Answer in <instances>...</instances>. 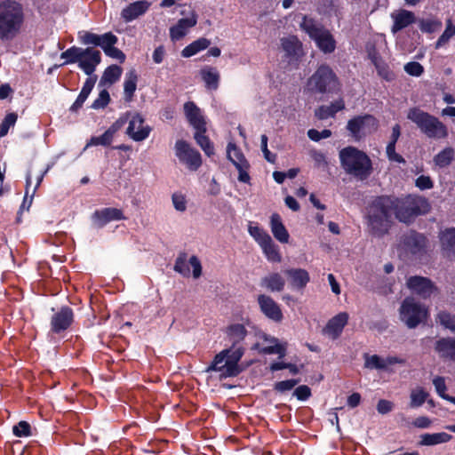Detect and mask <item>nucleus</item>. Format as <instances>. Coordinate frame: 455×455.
<instances>
[{
	"label": "nucleus",
	"instance_id": "obj_14",
	"mask_svg": "<svg viewBox=\"0 0 455 455\" xmlns=\"http://www.w3.org/2000/svg\"><path fill=\"white\" fill-rule=\"evenodd\" d=\"M74 322V312L67 306L61 307L51 317L50 332L60 334L67 331Z\"/></svg>",
	"mask_w": 455,
	"mask_h": 455
},
{
	"label": "nucleus",
	"instance_id": "obj_64",
	"mask_svg": "<svg viewBox=\"0 0 455 455\" xmlns=\"http://www.w3.org/2000/svg\"><path fill=\"white\" fill-rule=\"evenodd\" d=\"M415 185L421 190L430 189L434 186L430 177L425 175H421L419 178H417Z\"/></svg>",
	"mask_w": 455,
	"mask_h": 455
},
{
	"label": "nucleus",
	"instance_id": "obj_9",
	"mask_svg": "<svg viewBox=\"0 0 455 455\" xmlns=\"http://www.w3.org/2000/svg\"><path fill=\"white\" fill-rule=\"evenodd\" d=\"M399 313L400 319L410 329L417 327L427 317V309L413 298L403 301Z\"/></svg>",
	"mask_w": 455,
	"mask_h": 455
},
{
	"label": "nucleus",
	"instance_id": "obj_32",
	"mask_svg": "<svg viewBox=\"0 0 455 455\" xmlns=\"http://www.w3.org/2000/svg\"><path fill=\"white\" fill-rule=\"evenodd\" d=\"M259 247L268 261L275 263L282 261V255L280 253L279 247L274 243L271 236L262 243Z\"/></svg>",
	"mask_w": 455,
	"mask_h": 455
},
{
	"label": "nucleus",
	"instance_id": "obj_35",
	"mask_svg": "<svg viewBox=\"0 0 455 455\" xmlns=\"http://www.w3.org/2000/svg\"><path fill=\"white\" fill-rule=\"evenodd\" d=\"M210 44H211L210 40H208L204 37L198 38L197 40L192 42L190 44L186 46L181 51V56L184 58L192 57V56L196 55V53H198L199 52L207 49L210 46Z\"/></svg>",
	"mask_w": 455,
	"mask_h": 455
},
{
	"label": "nucleus",
	"instance_id": "obj_46",
	"mask_svg": "<svg viewBox=\"0 0 455 455\" xmlns=\"http://www.w3.org/2000/svg\"><path fill=\"white\" fill-rule=\"evenodd\" d=\"M437 322L445 329L455 332V315H451L446 311H441L437 315Z\"/></svg>",
	"mask_w": 455,
	"mask_h": 455
},
{
	"label": "nucleus",
	"instance_id": "obj_38",
	"mask_svg": "<svg viewBox=\"0 0 455 455\" xmlns=\"http://www.w3.org/2000/svg\"><path fill=\"white\" fill-rule=\"evenodd\" d=\"M122 71V68L117 65H111L108 67L101 76L100 84H115L121 77Z\"/></svg>",
	"mask_w": 455,
	"mask_h": 455
},
{
	"label": "nucleus",
	"instance_id": "obj_50",
	"mask_svg": "<svg viewBox=\"0 0 455 455\" xmlns=\"http://www.w3.org/2000/svg\"><path fill=\"white\" fill-rule=\"evenodd\" d=\"M364 366L369 369L384 370L387 368V363H384V358L377 355H365Z\"/></svg>",
	"mask_w": 455,
	"mask_h": 455
},
{
	"label": "nucleus",
	"instance_id": "obj_15",
	"mask_svg": "<svg viewBox=\"0 0 455 455\" xmlns=\"http://www.w3.org/2000/svg\"><path fill=\"white\" fill-rule=\"evenodd\" d=\"M193 267V276L197 279L202 275V265L198 258L195 255L191 256L188 261V255L186 252H180L174 264L173 269L185 277L190 275V267Z\"/></svg>",
	"mask_w": 455,
	"mask_h": 455
},
{
	"label": "nucleus",
	"instance_id": "obj_48",
	"mask_svg": "<svg viewBox=\"0 0 455 455\" xmlns=\"http://www.w3.org/2000/svg\"><path fill=\"white\" fill-rule=\"evenodd\" d=\"M100 35H97L89 31L78 32V39L84 45H94L98 46L100 43Z\"/></svg>",
	"mask_w": 455,
	"mask_h": 455
},
{
	"label": "nucleus",
	"instance_id": "obj_52",
	"mask_svg": "<svg viewBox=\"0 0 455 455\" xmlns=\"http://www.w3.org/2000/svg\"><path fill=\"white\" fill-rule=\"evenodd\" d=\"M442 27V22L434 20V19H427V20H421L419 21V28L422 32L425 33H433Z\"/></svg>",
	"mask_w": 455,
	"mask_h": 455
},
{
	"label": "nucleus",
	"instance_id": "obj_42",
	"mask_svg": "<svg viewBox=\"0 0 455 455\" xmlns=\"http://www.w3.org/2000/svg\"><path fill=\"white\" fill-rule=\"evenodd\" d=\"M227 155L228 158L232 162L235 168L238 167L240 164H243V162L248 163L241 150L233 143H228Z\"/></svg>",
	"mask_w": 455,
	"mask_h": 455
},
{
	"label": "nucleus",
	"instance_id": "obj_31",
	"mask_svg": "<svg viewBox=\"0 0 455 455\" xmlns=\"http://www.w3.org/2000/svg\"><path fill=\"white\" fill-rule=\"evenodd\" d=\"M96 80H97V76H93V77L91 76L86 79L77 99L73 103V105L70 107V108H69L70 111L76 112L80 108H82L84 102L86 100V99L88 98L92 90L93 89Z\"/></svg>",
	"mask_w": 455,
	"mask_h": 455
},
{
	"label": "nucleus",
	"instance_id": "obj_59",
	"mask_svg": "<svg viewBox=\"0 0 455 455\" xmlns=\"http://www.w3.org/2000/svg\"><path fill=\"white\" fill-rule=\"evenodd\" d=\"M298 382L299 381L296 379H287L279 381L275 384V389L277 392L284 393L286 391L291 390L298 384Z\"/></svg>",
	"mask_w": 455,
	"mask_h": 455
},
{
	"label": "nucleus",
	"instance_id": "obj_28",
	"mask_svg": "<svg viewBox=\"0 0 455 455\" xmlns=\"http://www.w3.org/2000/svg\"><path fill=\"white\" fill-rule=\"evenodd\" d=\"M392 18L394 20V24L391 28L393 34L414 23L416 20L414 13L407 10H402L396 14H392Z\"/></svg>",
	"mask_w": 455,
	"mask_h": 455
},
{
	"label": "nucleus",
	"instance_id": "obj_18",
	"mask_svg": "<svg viewBox=\"0 0 455 455\" xmlns=\"http://www.w3.org/2000/svg\"><path fill=\"white\" fill-rule=\"evenodd\" d=\"M101 61V53L99 50L92 47L84 49L78 67L88 76H91L96 69V67Z\"/></svg>",
	"mask_w": 455,
	"mask_h": 455
},
{
	"label": "nucleus",
	"instance_id": "obj_44",
	"mask_svg": "<svg viewBox=\"0 0 455 455\" xmlns=\"http://www.w3.org/2000/svg\"><path fill=\"white\" fill-rule=\"evenodd\" d=\"M83 52L84 48L72 46L65 52H61L60 58L66 60L65 64L76 62L79 63Z\"/></svg>",
	"mask_w": 455,
	"mask_h": 455
},
{
	"label": "nucleus",
	"instance_id": "obj_51",
	"mask_svg": "<svg viewBox=\"0 0 455 455\" xmlns=\"http://www.w3.org/2000/svg\"><path fill=\"white\" fill-rule=\"evenodd\" d=\"M248 232L259 245H260L270 237V235L264 229L258 226H249Z\"/></svg>",
	"mask_w": 455,
	"mask_h": 455
},
{
	"label": "nucleus",
	"instance_id": "obj_60",
	"mask_svg": "<svg viewBox=\"0 0 455 455\" xmlns=\"http://www.w3.org/2000/svg\"><path fill=\"white\" fill-rule=\"evenodd\" d=\"M331 132L330 130L324 129L321 132L315 129H310L307 131V136L310 140L314 141H319L322 139H327L331 137Z\"/></svg>",
	"mask_w": 455,
	"mask_h": 455
},
{
	"label": "nucleus",
	"instance_id": "obj_12",
	"mask_svg": "<svg viewBox=\"0 0 455 455\" xmlns=\"http://www.w3.org/2000/svg\"><path fill=\"white\" fill-rule=\"evenodd\" d=\"M122 116H127L129 125L126 134L134 141L145 140L149 136L151 127L144 124V118L140 114L126 112Z\"/></svg>",
	"mask_w": 455,
	"mask_h": 455
},
{
	"label": "nucleus",
	"instance_id": "obj_26",
	"mask_svg": "<svg viewBox=\"0 0 455 455\" xmlns=\"http://www.w3.org/2000/svg\"><path fill=\"white\" fill-rule=\"evenodd\" d=\"M270 228L274 237L282 243L289 242L290 235L282 222L279 214L273 213L270 218Z\"/></svg>",
	"mask_w": 455,
	"mask_h": 455
},
{
	"label": "nucleus",
	"instance_id": "obj_55",
	"mask_svg": "<svg viewBox=\"0 0 455 455\" xmlns=\"http://www.w3.org/2000/svg\"><path fill=\"white\" fill-rule=\"evenodd\" d=\"M110 96L107 90H102L98 98L92 102V108L100 109L104 108L109 102Z\"/></svg>",
	"mask_w": 455,
	"mask_h": 455
},
{
	"label": "nucleus",
	"instance_id": "obj_29",
	"mask_svg": "<svg viewBox=\"0 0 455 455\" xmlns=\"http://www.w3.org/2000/svg\"><path fill=\"white\" fill-rule=\"evenodd\" d=\"M289 277L291 285L296 289H303L310 280L309 274L302 268H291L285 271Z\"/></svg>",
	"mask_w": 455,
	"mask_h": 455
},
{
	"label": "nucleus",
	"instance_id": "obj_45",
	"mask_svg": "<svg viewBox=\"0 0 455 455\" xmlns=\"http://www.w3.org/2000/svg\"><path fill=\"white\" fill-rule=\"evenodd\" d=\"M455 36V25L451 20L446 21V28L443 33L440 36L438 40L435 42V49L443 47L449 40Z\"/></svg>",
	"mask_w": 455,
	"mask_h": 455
},
{
	"label": "nucleus",
	"instance_id": "obj_8",
	"mask_svg": "<svg viewBox=\"0 0 455 455\" xmlns=\"http://www.w3.org/2000/svg\"><path fill=\"white\" fill-rule=\"evenodd\" d=\"M338 86V77L327 65H321L307 81L308 90L317 93L333 92Z\"/></svg>",
	"mask_w": 455,
	"mask_h": 455
},
{
	"label": "nucleus",
	"instance_id": "obj_34",
	"mask_svg": "<svg viewBox=\"0 0 455 455\" xmlns=\"http://www.w3.org/2000/svg\"><path fill=\"white\" fill-rule=\"evenodd\" d=\"M345 108L342 100L332 102L330 106H321L315 110V116L321 120L334 116V115Z\"/></svg>",
	"mask_w": 455,
	"mask_h": 455
},
{
	"label": "nucleus",
	"instance_id": "obj_25",
	"mask_svg": "<svg viewBox=\"0 0 455 455\" xmlns=\"http://www.w3.org/2000/svg\"><path fill=\"white\" fill-rule=\"evenodd\" d=\"M435 350L443 360L455 361V338H442L435 344Z\"/></svg>",
	"mask_w": 455,
	"mask_h": 455
},
{
	"label": "nucleus",
	"instance_id": "obj_22",
	"mask_svg": "<svg viewBox=\"0 0 455 455\" xmlns=\"http://www.w3.org/2000/svg\"><path fill=\"white\" fill-rule=\"evenodd\" d=\"M184 112L195 130L204 131L206 127V123L200 108L192 101L184 104Z\"/></svg>",
	"mask_w": 455,
	"mask_h": 455
},
{
	"label": "nucleus",
	"instance_id": "obj_37",
	"mask_svg": "<svg viewBox=\"0 0 455 455\" xmlns=\"http://www.w3.org/2000/svg\"><path fill=\"white\" fill-rule=\"evenodd\" d=\"M138 76L134 69L130 70L125 75V80L124 84V91L125 100H132L133 94L137 88Z\"/></svg>",
	"mask_w": 455,
	"mask_h": 455
},
{
	"label": "nucleus",
	"instance_id": "obj_2",
	"mask_svg": "<svg viewBox=\"0 0 455 455\" xmlns=\"http://www.w3.org/2000/svg\"><path fill=\"white\" fill-rule=\"evenodd\" d=\"M24 23V12L16 1L4 0L0 3V39L12 41L21 31Z\"/></svg>",
	"mask_w": 455,
	"mask_h": 455
},
{
	"label": "nucleus",
	"instance_id": "obj_33",
	"mask_svg": "<svg viewBox=\"0 0 455 455\" xmlns=\"http://www.w3.org/2000/svg\"><path fill=\"white\" fill-rule=\"evenodd\" d=\"M260 285L271 291H281L285 285V281L280 274L271 273L261 279Z\"/></svg>",
	"mask_w": 455,
	"mask_h": 455
},
{
	"label": "nucleus",
	"instance_id": "obj_41",
	"mask_svg": "<svg viewBox=\"0 0 455 455\" xmlns=\"http://www.w3.org/2000/svg\"><path fill=\"white\" fill-rule=\"evenodd\" d=\"M440 241L443 250L455 251V228H447L440 234Z\"/></svg>",
	"mask_w": 455,
	"mask_h": 455
},
{
	"label": "nucleus",
	"instance_id": "obj_21",
	"mask_svg": "<svg viewBox=\"0 0 455 455\" xmlns=\"http://www.w3.org/2000/svg\"><path fill=\"white\" fill-rule=\"evenodd\" d=\"M197 23V17L195 13L188 18L180 19L176 25L170 28V37L172 41H179L183 38L188 30Z\"/></svg>",
	"mask_w": 455,
	"mask_h": 455
},
{
	"label": "nucleus",
	"instance_id": "obj_19",
	"mask_svg": "<svg viewBox=\"0 0 455 455\" xmlns=\"http://www.w3.org/2000/svg\"><path fill=\"white\" fill-rule=\"evenodd\" d=\"M261 312L268 318L279 322L283 318L282 311L277 303L269 296L261 294L258 297Z\"/></svg>",
	"mask_w": 455,
	"mask_h": 455
},
{
	"label": "nucleus",
	"instance_id": "obj_4",
	"mask_svg": "<svg viewBox=\"0 0 455 455\" xmlns=\"http://www.w3.org/2000/svg\"><path fill=\"white\" fill-rule=\"evenodd\" d=\"M392 212L395 218L403 223L410 224L418 216L429 211L427 201L421 196L409 195L404 197L390 196Z\"/></svg>",
	"mask_w": 455,
	"mask_h": 455
},
{
	"label": "nucleus",
	"instance_id": "obj_62",
	"mask_svg": "<svg viewBox=\"0 0 455 455\" xmlns=\"http://www.w3.org/2000/svg\"><path fill=\"white\" fill-rule=\"evenodd\" d=\"M293 395L300 401H306L311 395V389L306 386L301 385L299 386L295 390Z\"/></svg>",
	"mask_w": 455,
	"mask_h": 455
},
{
	"label": "nucleus",
	"instance_id": "obj_5",
	"mask_svg": "<svg viewBox=\"0 0 455 455\" xmlns=\"http://www.w3.org/2000/svg\"><path fill=\"white\" fill-rule=\"evenodd\" d=\"M339 159L345 172L359 180L368 179L372 172L370 157L354 147L343 148L339 152Z\"/></svg>",
	"mask_w": 455,
	"mask_h": 455
},
{
	"label": "nucleus",
	"instance_id": "obj_11",
	"mask_svg": "<svg viewBox=\"0 0 455 455\" xmlns=\"http://www.w3.org/2000/svg\"><path fill=\"white\" fill-rule=\"evenodd\" d=\"M378 123L371 115L358 116L347 122V129L355 140H360L377 130Z\"/></svg>",
	"mask_w": 455,
	"mask_h": 455
},
{
	"label": "nucleus",
	"instance_id": "obj_58",
	"mask_svg": "<svg viewBox=\"0 0 455 455\" xmlns=\"http://www.w3.org/2000/svg\"><path fill=\"white\" fill-rule=\"evenodd\" d=\"M174 208L179 212H185L187 209V200L182 194L174 193L172 196Z\"/></svg>",
	"mask_w": 455,
	"mask_h": 455
},
{
	"label": "nucleus",
	"instance_id": "obj_20",
	"mask_svg": "<svg viewBox=\"0 0 455 455\" xmlns=\"http://www.w3.org/2000/svg\"><path fill=\"white\" fill-rule=\"evenodd\" d=\"M92 221L97 228H102L107 223L113 220H120L124 219L122 211L116 208H104L96 211L92 214Z\"/></svg>",
	"mask_w": 455,
	"mask_h": 455
},
{
	"label": "nucleus",
	"instance_id": "obj_3",
	"mask_svg": "<svg viewBox=\"0 0 455 455\" xmlns=\"http://www.w3.org/2000/svg\"><path fill=\"white\" fill-rule=\"evenodd\" d=\"M407 118L429 140H441L449 136V130L445 124L419 107L409 108Z\"/></svg>",
	"mask_w": 455,
	"mask_h": 455
},
{
	"label": "nucleus",
	"instance_id": "obj_54",
	"mask_svg": "<svg viewBox=\"0 0 455 455\" xmlns=\"http://www.w3.org/2000/svg\"><path fill=\"white\" fill-rule=\"evenodd\" d=\"M117 42V37L112 34L111 32L105 33L103 35H100V43L98 46H100L103 51L105 52V49H109L111 46L115 45Z\"/></svg>",
	"mask_w": 455,
	"mask_h": 455
},
{
	"label": "nucleus",
	"instance_id": "obj_39",
	"mask_svg": "<svg viewBox=\"0 0 455 455\" xmlns=\"http://www.w3.org/2000/svg\"><path fill=\"white\" fill-rule=\"evenodd\" d=\"M454 159V149L451 147L443 148L435 157L434 163L440 168H444L451 164Z\"/></svg>",
	"mask_w": 455,
	"mask_h": 455
},
{
	"label": "nucleus",
	"instance_id": "obj_47",
	"mask_svg": "<svg viewBox=\"0 0 455 455\" xmlns=\"http://www.w3.org/2000/svg\"><path fill=\"white\" fill-rule=\"evenodd\" d=\"M428 396V393L423 388L418 387L411 393V406L419 407L421 406Z\"/></svg>",
	"mask_w": 455,
	"mask_h": 455
},
{
	"label": "nucleus",
	"instance_id": "obj_6",
	"mask_svg": "<svg viewBox=\"0 0 455 455\" xmlns=\"http://www.w3.org/2000/svg\"><path fill=\"white\" fill-rule=\"evenodd\" d=\"M244 353L243 348H227L217 354L212 363L207 367L206 371L220 372V378L235 377L242 369L238 363Z\"/></svg>",
	"mask_w": 455,
	"mask_h": 455
},
{
	"label": "nucleus",
	"instance_id": "obj_49",
	"mask_svg": "<svg viewBox=\"0 0 455 455\" xmlns=\"http://www.w3.org/2000/svg\"><path fill=\"white\" fill-rule=\"evenodd\" d=\"M271 341L274 343L273 345L263 347L260 349V352L265 355H274L276 354L279 357H283L285 355V347L283 344H279L276 342V339H272Z\"/></svg>",
	"mask_w": 455,
	"mask_h": 455
},
{
	"label": "nucleus",
	"instance_id": "obj_7",
	"mask_svg": "<svg viewBox=\"0 0 455 455\" xmlns=\"http://www.w3.org/2000/svg\"><path fill=\"white\" fill-rule=\"evenodd\" d=\"M299 28L308 35L316 46L324 53H331L336 48V42L331 32L319 21L307 15L302 16Z\"/></svg>",
	"mask_w": 455,
	"mask_h": 455
},
{
	"label": "nucleus",
	"instance_id": "obj_53",
	"mask_svg": "<svg viewBox=\"0 0 455 455\" xmlns=\"http://www.w3.org/2000/svg\"><path fill=\"white\" fill-rule=\"evenodd\" d=\"M433 384L435 386L436 393L443 399L449 400L451 398L448 395H446V385L445 379L443 377L437 376L433 379Z\"/></svg>",
	"mask_w": 455,
	"mask_h": 455
},
{
	"label": "nucleus",
	"instance_id": "obj_24",
	"mask_svg": "<svg viewBox=\"0 0 455 455\" xmlns=\"http://www.w3.org/2000/svg\"><path fill=\"white\" fill-rule=\"evenodd\" d=\"M149 6L150 3L147 0L134 2L122 10L121 17L125 22H131L143 15Z\"/></svg>",
	"mask_w": 455,
	"mask_h": 455
},
{
	"label": "nucleus",
	"instance_id": "obj_16",
	"mask_svg": "<svg viewBox=\"0 0 455 455\" xmlns=\"http://www.w3.org/2000/svg\"><path fill=\"white\" fill-rule=\"evenodd\" d=\"M406 285L411 292L423 299L429 298L435 290L430 279L423 276L414 275L407 279Z\"/></svg>",
	"mask_w": 455,
	"mask_h": 455
},
{
	"label": "nucleus",
	"instance_id": "obj_40",
	"mask_svg": "<svg viewBox=\"0 0 455 455\" xmlns=\"http://www.w3.org/2000/svg\"><path fill=\"white\" fill-rule=\"evenodd\" d=\"M206 132V127L204 131H198L196 130L195 133V140L196 143L201 147V148L204 150V152L208 156H211L214 154V148L210 141L209 138L205 136Z\"/></svg>",
	"mask_w": 455,
	"mask_h": 455
},
{
	"label": "nucleus",
	"instance_id": "obj_36",
	"mask_svg": "<svg viewBox=\"0 0 455 455\" xmlns=\"http://www.w3.org/2000/svg\"><path fill=\"white\" fill-rule=\"evenodd\" d=\"M420 438V445L431 446L449 442L451 439V435L445 432H441L434 434H424L421 435Z\"/></svg>",
	"mask_w": 455,
	"mask_h": 455
},
{
	"label": "nucleus",
	"instance_id": "obj_56",
	"mask_svg": "<svg viewBox=\"0 0 455 455\" xmlns=\"http://www.w3.org/2000/svg\"><path fill=\"white\" fill-rule=\"evenodd\" d=\"M17 120V115L15 113L8 114L0 125V137L5 136L11 126L14 125Z\"/></svg>",
	"mask_w": 455,
	"mask_h": 455
},
{
	"label": "nucleus",
	"instance_id": "obj_17",
	"mask_svg": "<svg viewBox=\"0 0 455 455\" xmlns=\"http://www.w3.org/2000/svg\"><path fill=\"white\" fill-rule=\"evenodd\" d=\"M127 123V116H120L111 126L100 136L92 137L85 148L90 146H109L115 134Z\"/></svg>",
	"mask_w": 455,
	"mask_h": 455
},
{
	"label": "nucleus",
	"instance_id": "obj_23",
	"mask_svg": "<svg viewBox=\"0 0 455 455\" xmlns=\"http://www.w3.org/2000/svg\"><path fill=\"white\" fill-rule=\"evenodd\" d=\"M348 320V315L345 312L339 313L327 323L323 333L332 339H337L342 332Z\"/></svg>",
	"mask_w": 455,
	"mask_h": 455
},
{
	"label": "nucleus",
	"instance_id": "obj_63",
	"mask_svg": "<svg viewBox=\"0 0 455 455\" xmlns=\"http://www.w3.org/2000/svg\"><path fill=\"white\" fill-rule=\"evenodd\" d=\"M243 163V164H240L239 166L236 167L237 171L239 172L238 180L240 182L249 183L251 178L247 171L250 165L249 163Z\"/></svg>",
	"mask_w": 455,
	"mask_h": 455
},
{
	"label": "nucleus",
	"instance_id": "obj_1",
	"mask_svg": "<svg viewBox=\"0 0 455 455\" xmlns=\"http://www.w3.org/2000/svg\"><path fill=\"white\" fill-rule=\"evenodd\" d=\"M392 213V201L389 196L374 198L366 207L364 216L368 233L378 238L387 235L393 223Z\"/></svg>",
	"mask_w": 455,
	"mask_h": 455
},
{
	"label": "nucleus",
	"instance_id": "obj_30",
	"mask_svg": "<svg viewBox=\"0 0 455 455\" xmlns=\"http://www.w3.org/2000/svg\"><path fill=\"white\" fill-rule=\"evenodd\" d=\"M202 80L208 90H217L219 88L220 75L213 67L206 66L200 70Z\"/></svg>",
	"mask_w": 455,
	"mask_h": 455
},
{
	"label": "nucleus",
	"instance_id": "obj_27",
	"mask_svg": "<svg viewBox=\"0 0 455 455\" xmlns=\"http://www.w3.org/2000/svg\"><path fill=\"white\" fill-rule=\"evenodd\" d=\"M226 334L228 340L232 343L229 348H243L239 346L247 335L245 327L241 323H234L229 325L226 330Z\"/></svg>",
	"mask_w": 455,
	"mask_h": 455
},
{
	"label": "nucleus",
	"instance_id": "obj_61",
	"mask_svg": "<svg viewBox=\"0 0 455 455\" xmlns=\"http://www.w3.org/2000/svg\"><path fill=\"white\" fill-rule=\"evenodd\" d=\"M261 140V150L264 154L265 159L269 163H275L276 159V156L272 154L267 148V137L265 134H262L260 137Z\"/></svg>",
	"mask_w": 455,
	"mask_h": 455
},
{
	"label": "nucleus",
	"instance_id": "obj_43",
	"mask_svg": "<svg viewBox=\"0 0 455 455\" xmlns=\"http://www.w3.org/2000/svg\"><path fill=\"white\" fill-rule=\"evenodd\" d=\"M281 45L287 55H295L300 47V43L295 36H289L281 39Z\"/></svg>",
	"mask_w": 455,
	"mask_h": 455
},
{
	"label": "nucleus",
	"instance_id": "obj_10",
	"mask_svg": "<svg viewBox=\"0 0 455 455\" xmlns=\"http://www.w3.org/2000/svg\"><path fill=\"white\" fill-rule=\"evenodd\" d=\"M427 238L416 231H409L401 235L398 251L400 255L405 257L421 256L426 252Z\"/></svg>",
	"mask_w": 455,
	"mask_h": 455
},
{
	"label": "nucleus",
	"instance_id": "obj_57",
	"mask_svg": "<svg viewBox=\"0 0 455 455\" xmlns=\"http://www.w3.org/2000/svg\"><path fill=\"white\" fill-rule=\"evenodd\" d=\"M404 71L413 76H419L424 72L423 66L416 61H411L404 65Z\"/></svg>",
	"mask_w": 455,
	"mask_h": 455
},
{
	"label": "nucleus",
	"instance_id": "obj_13",
	"mask_svg": "<svg viewBox=\"0 0 455 455\" xmlns=\"http://www.w3.org/2000/svg\"><path fill=\"white\" fill-rule=\"evenodd\" d=\"M175 154L179 160L191 171H196L202 164L200 153L184 140L176 141Z\"/></svg>",
	"mask_w": 455,
	"mask_h": 455
}]
</instances>
